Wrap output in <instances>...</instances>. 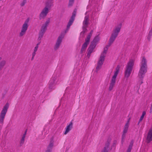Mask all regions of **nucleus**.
I'll use <instances>...</instances> for the list:
<instances>
[{"instance_id":"nucleus-1","label":"nucleus","mask_w":152,"mask_h":152,"mask_svg":"<svg viewBox=\"0 0 152 152\" xmlns=\"http://www.w3.org/2000/svg\"><path fill=\"white\" fill-rule=\"evenodd\" d=\"M121 24H119L117 26H116L113 30V33L111 36L110 38L109 42V45L107 46L104 49V50L101 54L97 64V66L96 67V69L98 70L100 69L103 64L104 61V57L106 56V53L108 49V47L115 40V38L117 36L119 32H120L121 27Z\"/></svg>"},{"instance_id":"nucleus-2","label":"nucleus","mask_w":152,"mask_h":152,"mask_svg":"<svg viewBox=\"0 0 152 152\" xmlns=\"http://www.w3.org/2000/svg\"><path fill=\"white\" fill-rule=\"evenodd\" d=\"M147 64L146 59L143 57L141 62L140 68L138 75L139 81L140 84L142 83V79L147 71Z\"/></svg>"},{"instance_id":"nucleus-3","label":"nucleus","mask_w":152,"mask_h":152,"mask_svg":"<svg viewBox=\"0 0 152 152\" xmlns=\"http://www.w3.org/2000/svg\"><path fill=\"white\" fill-rule=\"evenodd\" d=\"M134 63V60H130L128 63L125 72V76L129 77L131 73Z\"/></svg>"},{"instance_id":"nucleus-4","label":"nucleus","mask_w":152,"mask_h":152,"mask_svg":"<svg viewBox=\"0 0 152 152\" xmlns=\"http://www.w3.org/2000/svg\"><path fill=\"white\" fill-rule=\"evenodd\" d=\"M52 5V3H49L47 2L46 3V7L43 9L40 15V18H44L48 13V8Z\"/></svg>"},{"instance_id":"nucleus-5","label":"nucleus","mask_w":152,"mask_h":152,"mask_svg":"<svg viewBox=\"0 0 152 152\" xmlns=\"http://www.w3.org/2000/svg\"><path fill=\"white\" fill-rule=\"evenodd\" d=\"M9 104L7 103L4 106L1 111L0 115V123H3L6 114L7 112V109L9 107Z\"/></svg>"},{"instance_id":"nucleus-6","label":"nucleus","mask_w":152,"mask_h":152,"mask_svg":"<svg viewBox=\"0 0 152 152\" xmlns=\"http://www.w3.org/2000/svg\"><path fill=\"white\" fill-rule=\"evenodd\" d=\"M99 37L98 36L94 38L93 41L92 42L90 47L88 49V54H90L93 51L94 49L96 46V43L99 41Z\"/></svg>"},{"instance_id":"nucleus-7","label":"nucleus","mask_w":152,"mask_h":152,"mask_svg":"<svg viewBox=\"0 0 152 152\" xmlns=\"http://www.w3.org/2000/svg\"><path fill=\"white\" fill-rule=\"evenodd\" d=\"M29 21V20L27 19L23 24L21 32L20 33V36H23L26 33L28 27V24Z\"/></svg>"},{"instance_id":"nucleus-8","label":"nucleus","mask_w":152,"mask_h":152,"mask_svg":"<svg viewBox=\"0 0 152 152\" xmlns=\"http://www.w3.org/2000/svg\"><path fill=\"white\" fill-rule=\"evenodd\" d=\"M120 66H118L116 67L115 70L114 72V74L112 77L111 83L115 84L116 80L117 75L119 72Z\"/></svg>"},{"instance_id":"nucleus-9","label":"nucleus","mask_w":152,"mask_h":152,"mask_svg":"<svg viewBox=\"0 0 152 152\" xmlns=\"http://www.w3.org/2000/svg\"><path fill=\"white\" fill-rule=\"evenodd\" d=\"M93 33V31L92 30L91 31L90 33L88 35L86 39V42L82 46V48L81 49V51H82L83 50H84V49L87 47L89 43L90 38L92 35Z\"/></svg>"},{"instance_id":"nucleus-10","label":"nucleus","mask_w":152,"mask_h":152,"mask_svg":"<svg viewBox=\"0 0 152 152\" xmlns=\"http://www.w3.org/2000/svg\"><path fill=\"white\" fill-rule=\"evenodd\" d=\"M152 141V128L149 130L146 137V142L149 143Z\"/></svg>"},{"instance_id":"nucleus-11","label":"nucleus","mask_w":152,"mask_h":152,"mask_svg":"<svg viewBox=\"0 0 152 152\" xmlns=\"http://www.w3.org/2000/svg\"><path fill=\"white\" fill-rule=\"evenodd\" d=\"M76 11L74 10L73 13L71 17V19H70L67 25V27L68 28H69V27L70 26L72 25V23L73 22L76 15Z\"/></svg>"},{"instance_id":"nucleus-12","label":"nucleus","mask_w":152,"mask_h":152,"mask_svg":"<svg viewBox=\"0 0 152 152\" xmlns=\"http://www.w3.org/2000/svg\"><path fill=\"white\" fill-rule=\"evenodd\" d=\"M72 123L71 122L68 125L66 128V130L64 132L65 134H66L72 129Z\"/></svg>"},{"instance_id":"nucleus-13","label":"nucleus","mask_w":152,"mask_h":152,"mask_svg":"<svg viewBox=\"0 0 152 152\" xmlns=\"http://www.w3.org/2000/svg\"><path fill=\"white\" fill-rule=\"evenodd\" d=\"M129 127V123L128 122L126 123L124 126V128L123 131V134L122 136V140H123L124 139L125 137V134L126 133L127 131L128 128Z\"/></svg>"},{"instance_id":"nucleus-14","label":"nucleus","mask_w":152,"mask_h":152,"mask_svg":"<svg viewBox=\"0 0 152 152\" xmlns=\"http://www.w3.org/2000/svg\"><path fill=\"white\" fill-rule=\"evenodd\" d=\"M49 21H47L46 23L45 24V25H43L42 26V29L41 31V32H40V33L39 34V36L41 35V34H42L43 32H44L46 30V27L48 25V24L49 23Z\"/></svg>"},{"instance_id":"nucleus-15","label":"nucleus","mask_w":152,"mask_h":152,"mask_svg":"<svg viewBox=\"0 0 152 152\" xmlns=\"http://www.w3.org/2000/svg\"><path fill=\"white\" fill-rule=\"evenodd\" d=\"M63 37L64 36L62 35L61 36H59L58 37L56 45V48H57L59 47L61 42L62 39V38H63Z\"/></svg>"},{"instance_id":"nucleus-16","label":"nucleus","mask_w":152,"mask_h":152,"mask_svg":"<svg viewBox=\"0 0 152 152\" xmlns=\"http://www.w3.org/2000/svg\"><path fill=\"white\" fill-rule=\"evenodd\" d=\"M88 18L87 17H86L85 18V20L83 22V28L86 27L88 25Z\"/></svg>"},{"instance_id":"nucleus-17","label":"nucleus","mask_w":152,"mask_h":152,"mask_svg":"<svg viewBox=\"0 0 152 152\" xmlns=\"http://www.w3.org/2000/svg\"><path fill=\"white\" fill-rule=\"evenodd\" d=\"M40 43H39L38 44H37L36 46L35 47L34 49V52L33 53L32 55L33 57L32 58L33 59L34 58V57L35 56L36 54V52L37 51V50L38 48V45Z\"/></svg>"},{"instance_id":"nucleus-18","label":"nucleus","mask_w":152,"mask_h":152,"mask_svg":"<svg viewBox=\"0 0 152 152\" xmlns=\"http://www.w3.org/2000/svg\"><path fill=\"white\" fill-rule=\"evenodd\" d=\"M53 146V143H50L48 147V150L46 151V152H51L50 149Z\"/></svg>"},{"instance_id":"nucleus-19","label":"nucleus","mask_w":152,"mask_h":152,"mask_svg":"<svg viewBox=\"0 0 152 152\" xmlns=\"http://www.w3.org/2000/svg\"><path fill=\"white\" fill-rule=\"evenodd\" d=\"M26 131L25 132L24 134H23V136L22 137V139H21V141H20V142L21 143H23L24 141L25 138L26 137Z\"/></svg>"},{"instance_id":"nucleus-20","label":"nucleus","mask_w":152,"mask_h":152,"mask_svg":"<svg viewBox=\"0 0 152 152\" xmlns=\"http://www.w3.org/2000/svg\"><path fill=\"white\" fill-rule=\"evenodd\" d=\"M115 84L111 83L109 87V89L110 91H111L113 88Z\"/></svg>"},{"instance_id":"nucleus-21","label":"nucleus","mask_w":152,"mask_h":152,"mask_svg":"<svg viewBox=\"0 0 152 152\" xmlns=\"http://www.w3.org/2000/svg\"><path fill=\"white\" fill-rule=\"evenodd\" d=\"M145 114H146V113L144 111L143 112L140 118V121H142V120Z\"/></svg>"},{"instance_id":"nucleus-22","label":"nucleus","mask_w":152,"mask_h":152,"mask_svg":"<svg viewBox=\"0 0 152 152\" xmlns=\"http://www.w3.org/2000/svg\"><path fill=\"white\" fill-rule=\"evenodd\" d=\"M5 61H2L0 63V67H1L4 66L5 64Z\"/></svg>"},{"instance_id":"nucleus-23","label":"nucleus","mask_w":152,"mask_h":152,"mask_svg":"<svg viewBox=\"0 0 152 152\" xmlns=\"http://www.w3.org/2000/svg\"><path fill=\"white\" fill-rule=\"evenodd\" d=\"M108 149L109 147L108 145L107 147H105L104 148V151L102 152H107Z\"/></svg>"},{"instance_id":"nucleus-24","label":"nucleus","mask_w":152,"mask_h":152,"mask_svg":"<svg viewBox=\"0 0 152 152\" xmlns=\"http://www.w3.org/2000/svg\"><path fill=\"white\" fill-rule=\"evenodd\" d=\"M26 3V0H24L21 3L20 5H21V6H24L25 4Z\"/></svg>"},{"instance_id":"nucleus-25","label":"nucleus","mask_w":152,"mask_h":152,"mask_svg":"<svg viewBox=\"0 0 152 152\" xmlns=\"http://www.w3.org/2000/svg\"><path fill=\"white\" fill-rule=\"evenodd\" d=\"M74 0H69V5H71L74 2Z\"/></svg>"},{"instance_id":"nucleus-26","label":"nucleus","mask_w":152,"mask_h":152,"mask_svg":"<svg viewBox=\"0 0 152 152\" xmlns=\"http://www.w3.org/2000/svg\"><path fill=\"white\" fill-rule=\"evenodd\" d=\"M128 151L129 152H130L131 151V148H129Z\"/></svg>"},{"instance_id":"nucleus-27","label":"nucleus","mask_w":152,"mask_h":152,"mask_svg":"<svg viewBox=\"0 0 152 152\" xmlns=\"http://www.w3.org/2000/svg\"><path fill=\"white\" fill-rule=\"evenodd\" d=\"M1 58L0 57V61L1 60Z\"/></svg>"}]
</instances>
